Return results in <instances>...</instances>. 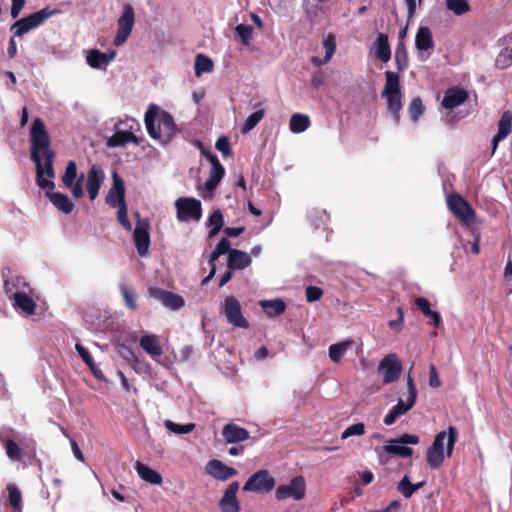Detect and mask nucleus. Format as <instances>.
Segmentation results:
<instances>
[{"label":"nucleus","mask_w":512,"mask_h":512,"mask_svg":"<svg viewBox=\"0 0 512 512\" xmlns=\"http://www.w3.org/2000/svg\"><path fill=\"white\" fill-rule=\"evenodd\" d=\"M467 99V93L463 89H449L446 91L442 100V106L446 109H454L464 103Z\"/></svg>","instance_id":"32"},{"label":"nucleus","mask_w":512,"mask_h":512,"mask_svg":"<svg viewBox=\"0 0 512 512\" xmlns=\"http://www.w3.org/2000/svg\"><path fill=\"white\" fill-rule=\"evenodd\" d=\"M137 218L136 227L133 232V239L140 256H146L150 246L149 222L147 219L140 217L138 212H135Z\"/></svg>","instance_id":"16"},{"label":"nucleus","mask_w":512,"mask_h":512,"mask_svg":"<svg viewBox=\"0 0 512 512\" xmlns=\"http://www.w3.org/2000/svg\"><path fill=\"white\" fill-rule=\"evenodd\" d=\"M215 147L224 156H228L231 153L229 140L225 136L218 138V140L216 141Z\"/></svg>","instance_id":"56"},{"label":"nucleus","mask_w":512,"mask_h":512,"mask_svg":"<svg viewBox=\"0 0 512 512\" xmlns=\"http://www.w3.org/2000/svg\"><path fill=\"white\" fill-rule=\"evenodd\" d=\"M457 438L458 431L453 426H449L446 431L437 433L426 452V462L429 467L438 468L443 464L445 456L451 457Z\"/></svg>","instance_id":"3"},{"label":"nucleus","mask_w":512,"mask_h":512,"mask_svg":"<svg viewBox=\"0 0 512 512\" xmlns=\"http://www.w3.org/2000/svg\"><path fill=\"white\" fill-rule=\"evenodd\" d=\"M276 484L275 478L266 469H260L253 473L244 483L242 489L245 492L256 494H268Z\"/></svg>","instance_id":"7"},{"label":"nucleus","mask_w":512,"mask_h":512,"mask_svg":"<svg viewBox=\"0 0 512 512\" xmlns=\"http://www.w3.org/2000/svg\"><path fill=\"white\" fill-rule=\"evenodd\" d=\"M306 494V481L302 476L293 477L289 483L279 485L275 489V498L278 501L292 499L301 501Z\"/></svg>","instance_id":"11"},{"label":"nucleus","mask_w":512,"mask_h":512,"mask_svg":"<svg viewBox=\"0 0 512 512\" xmlns=\"http://www.w3.org/2000/svg\"><path fill=\"white\" fill-rule=\"evenodd\" d=\"M419 441L420 439L417 435L405 433L399 438L387 441L384 445V452L408 458L413 454V449L408 447V445H417Z\"/></svg>","instance_id":"13"},{"label":"nucleus","mask_w":512,"mask_h":512,"mask_svg":"<svg viewBox=\"0 0 512 512\" xmlns=\"http://www.w3.org/2000/svg\"><path fill=\"white\" fill-rule=\"evenodd\" d=\"M378 371L383 374V383L390 384L399 378L402 371V364L396 354L386 355L378 365Z\"/></svg>","instance_id":"17"},{"label":"nucleus","mask_w":512,"mask_h":512,"mask_svg":"<svg viewBox=\"0 0 512 512\" xmlns=\"http://www.w3.org/2000/svg\"><path fill=\"white\" fill-rule=\"evenodd\" d=\"M214 250H216L218 252V254H220V255H224L226 253L229 255V253L232 249L230 247V242L227 240V238H222L218 242V244L216 245Z\"/></svg>","instance_id":"58"},{"label":"nucleus","mask_w":512,"mask_h":512,"mask_svg":"<svg viewBox=\"0 0 512 512\" xmlns=\"http://www.w3.org/2000/svg\"><path fill=\"white\" fill-rule=\"evenodd\" d=\"M106 203L113 208L126 205L125 186L116 172L113 173V185L106 196Z\"/></svg>","instance_id":"23"},{"label":"nucleus","mask_w":512,"mask_h":512,"mask_svg":"<svg viewBox=\"0 0 512 512\" xmlns=\"http://www.w3.org/2000/svg\"><path fill=\"white\" fill-rule=\"evenodd\" d=\"M117 219H118L119 223L124 227L125 230H127V231L132 230V224L128 219L126 205H122L120 208H118Z\"/></svg>","instance_id":"53"},{"label":"nucleus","mask_w":512,"mask_h":512,"mask_svg":"<svg viewBox=\"0 0 512 512\" xmlns=\"http://www.w3.org/2000/svg\"><path fill=\"white\" fill-rule=\"evenodd\" d=\"M139 124L133 119L126 123L118 122L115 125V133L106 141V145L110 148L124 147L129 143L139 144L137 136L134 134L135 128Z\"/></svg>","instance_id":"6"},{"label":"nucleus","mask_w":512,"mask_h":512,"mask_svg":"<svg viewBox=\"0 0 512 512\" xmlns=\"http://www.w3.org/2000/svg\"><path fill=\"white\" fill-rule=\"evenodd\" d=\"M70 444H71L72 452H73V455L75 456V458L77 460L83 462L84 456H83L78 444L76 443V441L74 439H70Z\"/></svg>","instance_id":"63"},{"label":"nucleus","mask_w":512,"mask_h":512,"mask_svg":"<svg viewBox=\"0 0 512 512\" xmlns=\"http://www.w3.org/2000/svg\"><path fill=\"white\" fill-rule=\"evenodd\" d=\"M222 435L226 443L233 444L246 441L249 438V432L234 423L224 425Z\"/></svg>","instance_id":"27"},{"label":"nucleus","mask_w":512,"mask_h":512,"mask_svg":"<svg viewBox=\"0 0 512 512\" xmlns=\"http://www.w3.org/2000/svg\"><path fill=\"white\" fill-rule=\"evenodd\" d=\"M150 295L171 310H179L185 303L182 296L160 288L150 289Z\"/></svg>","instance_id":"24"},{"label":"nucleus","mask_w":512,"mask_h":512,"mask_svg":"<svg viewBox=\"0 0 512 512\" xmlns=\"http://www.w3.org/2000/svg\"><path fill=\"white\" fill-rule=\"evenodd\" d=\"M116 57L115 50L101 52L98 49H92L87 52L86 62L93 69L106 70L110 62Z\"/></svg>","instance_id":"22"},{"label":"nucleus","mask_w":512,"mask_h":512,"mask_svg":"<svg viewBox=\"0 0 512 512\" xmlns=\"http://www.w3.org/2000/svg\"><path fill=\"white\" fill-rule=\"evenodd\" d=\"M434 45L431 29L427 26H420L415 35V48L419 52L420 60L425 61L430 57Z\"/></svg>","instance_id":"18"},{"label":"nucleus","mask_w":512,"mask_h":512,"mask_svg":"<svg viewBox=\"0 0 512 512\" xmlns=\"http://www.w3.org/2000/svg\"><path fill=\"white\" fill-rule=\"evenodd\" d=\"M243 232H244V227H237V228L227 227L224 229V233L228 237H237L240 234H242Z\"/></svg>","instance_id":"64"},{"label":"nucleus","mask_w":512,"mask_h":512,"mask_svg":"<svg viewBox=\"0 0 512 512\" xmlns=\"http://www.w3.org/2000/svg\"><path fill=\"white\" fill-rule=\"evenodd\" d=\"M7 491H8V497H9V503L11 507L17 511H21V503H22V495L19 489L15 484H8L7 485Z\"/></svg>","instance_id":"43"},{"label":"nucleus","mask_w":512,"mask_h":512,"mask_svg":"<svg viewBox=\"0 0 512 512\" xmlns=\"http://www.w3.org/2000/svg\"><path fill=\"white\" fill-rule=\"evenodd\" d=\"M429 368H430L429 385L433 388H437L441 385V381L438 377L436 367L433 364H431Z\"/></svg>","instance_id":"61"},{"label":"nucleus","mask_w":512,"mask_h":512,"mask_svg":"<svg viewBox=\"0 0 512 512\" xmlns=\"http://www.w3.org/2000/svg\"><path fill=\"white\" fill-rule=\"evenodd\" d=\"M365 433V425L364 423H356L347 427L341 434L342 439H347L351 436H360Z\"/></svg>","instance_id":"51"},{"label":"nucleus","mask_w":512,"mask_h":512,"mask_svg":"<svg viewBox=\"0 0 512 512\" xmlns=\"http://www.w3.org/2000/svg\"><path fill=\"white\" fill-rule=\"evenodd\" d=\"M59 13V10H50L43 8L37 12L32 13L26 17L17 20L12 26L11 30L14 31V37H21L29 31L42 25L48 18Z\"/></svg>","instance_id":"5"},{"label":"nucleus","mask_w":512,"mask_h":512,"mask_svg":"<svg viewBox=\"0 0 512 512\" xmlns=\"http://www.w3.org/2000/svg\"><path fill=\"white\" fill-rule=\"evenodd\" d=\"M120 290L122 293V296L124 298L125 304L127 308L133 310L136 308V302L133 295V292L124 284L120 286Z\"/></svg>","instance_id":"52"},{"label":"nucleus","mask_w":512,"mask_h":512,"mask_svg":"<svg viewBox=\"0 0 512 512\" xmlns=\"http://www.w3.org/2000/svg\"><path fill=\"white\" fill-rule=\"evenodd\" d=\"M6 454L8 458L12 461H21L22 460V449L18 443H16L12 439H7L3 442Z\"/></svg>","instance_id":"44"},{"label":"nucleus","mask_w":512,"mask_h":512,"mask_svg":"<svg viewBox=\"0 0 512 512\" xmlns=\"http://www.w3.org/2000/svg\"><path fill=\"white\" fill-rule=\"evenodd\" d=\"M135 24V11L130 4L123 7L121 16L117 19V32L113 39L116 47L122 46L130 37Z\"/></svg>","instance_id":"10"},{"label":"nucleus","mask_w":512,"mask_h":512,"mask_svg":"<svg viewBox=\"0 0 512 512\" xmlns=\"http://www.w3.org/2000/svg\"><path fill=\"white\" fill-rule=\"evenodd\" d=\"M194 69L196 76L199 77L202 73H208L213 70V62L209 57L198 54L195 59Z\"/></svg>","instance_id":"40"},{"label":"nucleus","mask_w":512,"mask_h":512,"mask_svg":"<svg viewBox=\"0 0 512 512\" xmlns=\"http://www.w3.org/2000/svg\"><path fill=\"white\" fill-rule=\"evenodd\" d=\"M105 179V173L100 166L93 165L87 174L86 189L91 201L98 196L100 187Z\"/></svg>","instance_id":"25"},{"label":"nucleus","mask_w":512,"mask_h":512,"mask_svg":"<svg viewBox=\"0 0 512 512\" xmlns=\"http://www.w3.org/2000/svg\"><path fill=\"white\" fill-rule=\"evenodd\" d=\"M394 60L396 63L397 70L403 72L408 68L409 58L408 52L403 40H400L395 48Z\"/></svg>","instance_id":"36"},{"label":"nucleus","mask_w":512,"mask_h":512,"mask_svg":"<svg viewBox=\"0 0 512 512\" xmlns=\"http://www.w3.org/2000/svg\"><path fill=\"white\" fill-rule=\"evenodd\" d=\"M176 217L179 222H198L202 217L201 202L192 197H180L175 201Z\"/></svg>","instance_id":"8"},{"label":"nucleus","mask_w":512,"mask_h":512,"mask_svg":"<svg viewBox=\"0 0 512 512\" xmlns=\"http://www.w3.org/2000/svg\"><path fill=\"white\" fill-rule=\"evenodd\" d=\"M446 8L456 16H461L470 11L468 0H446Z\"/></svg>","instance_id":"41"},{"label":"nucleus","mask_w":512,"mask_h":512,"mask_svg":"<svg viewBox=\"0 0 512 512\" xmlns=\"http://www.w3.org/2000/svg\"><path fill=\"white\" fill-rule=\"evenodd\" d=\"M323 295V290L316 286H308L305 290L306 300L308 302H315Z\"/></svg>","instance_id":"54"},{"label":"nucleus","mask_w":512,"mask_h":512,"mask_svg":"<svg viewBox=\"0 0 512 512\" xmlns=\"http://www.w3.org/2000/svg\"><path fill=\"white\" fill-rule=\"evenodd\" d=\"M141 348L152 358L157 359L163 354L162 347L160 345L157 335L146 334L140 338Z\"/></svg>","instance_id":"29"},{"label":"nucleus","mask_w":512,"mask_h":512,"mask_svg":"<svg viewBox=\"0 0 512 512\" xmlns=\"http://www.w3.org/2000/svg\"><path fill=\"white\" fill-rule=\"evenodd\" d=\"M415 304L426 318H430L433 321L434 327H440L442 324L441 315L437 311L431 310L430 303L426 298L417 297L415 299Z\"/></svg>","instance_id":"34"},{"label":"nucleus","mask_w":512,"mask_h":512,"mask_svg":"<svg viewBox=\"0 0 512 512\" xmlns=\"http://www.w3.org/2000/svg\"><path fill=\"white\" fill-rule=\"evenodd\" d=\"M416 399L411 396H406V399H398L397 404L392 407L388 414L384 417V424L390 426L394 424L398 417L410 411L416 403Z\"/></svg>","instance_id":"26"},{"label":"nucleus","mask_w":512,"mask_h":512,"mask_svg":"<svg viewBox=\"0 0 512 512\" xmlns=\"http://www.w3.org/2000/svg\"><path fill=\"white\" fill-rule=\"evenodd\" d=\"M310 118L301 113H295L289 121V129L292 133L299 134L306 131L310 127Z\"/></svg>","instance_id":"35"},{"label":"nucleus","mask_w":512,"mask_h":512,"mask_svg":"<svg viewBox=\"0 0 512 512\" xmlns=\"http://www.w3.org/2000/svg\"><path fill=\"white\" fill-rule=\"evenodd\" d=\"M75 349L79 356L81 357V359L84 361V363L88 366H91L94 360L91 357L89 351L79 343H76Z\"/></svg>","instance_id":"57"},{"label":"nucleus","mask_w":512,"mask_h":512,"mask_svg":"<svg viewBox=\"0 0 512 512\" xmlns=\"http://www.w3.org/2000/svg\"><path fill=\"white\" fill-rule=\"evenodd\" d=\"M31 159L36 166V182L41 189H46V196L55 208L65 214L72 212L74 204L64 193L54 192L53 182L54 152L50 148V138L43 121L35 118L30 131Z\"/></svg>","instance_id":"1"},{"label":"nucleus","mask_w":512,"mask_h":512,"mask_svg":"<svg viewBox=\"0 0 512 512\" xmlns=\"http://www.w3.org/2000/svg\"><path fill=\"white\" fill-rule=\"evenodd\" d=\"M260 305L270 317L280 315L286 308L284 301L281 299L262 300Z\"/></svg>","instance_id":"37"},{"label":"nucleus","mask_w":512,"mask_h":512,"mask_svg":"<svg viewBox=\"0 0 512 512\" xmlns=\"http://www.w3.org/2000/svg\"><path fill=\"white\" fill-rule=\"evenodd\" d=\"M6 293L8 294L9 298L12 299L13 307L16 310L21 311L27 316L33 315L35 313L36 303L27 292L16 291L12 293L9 284H7Z\"/></svg>","instance_id":"19"},{"label":"nucleus","mask_w":512,"mask_h":512,"mask_svg":"<svg viewBox=\"0 0 512 512\" xmlns=\"http://www.w3.org/2000/svg\"><path fill=\"white\" fill-rule=\"evenodd\" d=\"M504 279L508 293H512V261L508 259L504 269Z\"/></svg>","instance_id":"55"},{"label":"nucleus","mask_w":512,"mask_h":512,"mask_svg":"<svg viewBox=\"0 0 512 512\" xmlns=\"http://www.w3.org/2000/svg\"><path fill=\"white\" fill-rule=\"evenodd\" d=\"M352 345V341H344L336 344H332L329 347V357L330 359L337 363L346 353L348 348Z\"/></svg>","instance_id":"39"},{"label":"nucleus","mask_w":512,"mask_h":512,"mask_svg":"<svg viewBox=\"0 0 512 512\" xmlns=\"http://www.w3.org/2000/svg\"><path fill=\"white\" fill-rule=\"evenodd\" d=\"M264 113H265L264 109H260V110L253 112L251 115H249L241 127V132L243 134H246V133L250 132L253 128H255L257 126V124L264 117Z\"/></svg>","instance_id":"45"},{"label":"nucleus","mask_w":512,"mask_h":512,"mask_svg":"<svg viewBox=\"0 0 512 512\" xmlns=\"http://www.w3.org/2000/svg\"><path fill=\"white\" fill-rule=\"evenodd\" d=\"M145 124L149 135L160 143H168L177 134L173 117L158 107H151L145 113Z\"/></svg>","instance_id":"2"},{"label":"nucleus","mask_w":512,"mask_h":512,"mask_svg":"<svg viewBox=\"0 0 512 512\" xmlns=\"http://www.w3.org/2000/svg\"><path fill=\"white\" fill-rule=\"evenodd\" d=\"M447 205L450 211L464 224L471 225L475 221V212L470 204L458 194L447 197Z\"/></svg>","instance_id":"15"},{"label":"nucleus","mask_w":512,"mask_h":512,"mask_svg":"<svg viewBox=\"0 0 512 512\" xmlns=\"http://www.w3.org/2000/svg\"><path fill=\"white\" fill-rule=\"evenodd\" d=\"M61 180L64 187L70 190L74 198L79 199L83 197L84 174H78L77 165L73 160L68 162Z\"/></svg>","instance_id":"14"},{"label":"nucleus","mask_w":512,"mask_h":512,"mask_svg":"<svg viewBox=\"0 0 512 512\" xmlns=\"http://www.w3.org/2000/svg\"><path fill=\"white\" fill-rule=\"evenodd\" d=\"M397 490L406 498H410L415 493V488L408 475H404L397 485Z\"/></svg>","instance_id":"49"},{"label":"nucleus","mask_w":512,"mask_h":512,"mask_svg":"<svg viewBox=\"0 0 512 512\" xmlns=\"http://www.w3.org/2000/svg\"><path fill=\"white\" fill-rule=\"evenodd\" d=\"M511 130L512 113L505 111L498 122V131L492 139L493 153L496 151L498 144L511 133Z\"/></svg>","instance_id":"28"},{"label":"nucleus","mask_w":512,"mask_h":512,"mask_svg":"<svg viewBox=\"0 0 512 512\" xmlns=\"http://www.w3.org/2000/svg\"><path fill=\"white\" fill-rule=\"evenodd\" d=\"M495 64L500 69H506L512 65V47H506L498 54Z\"/></svg>","instance_id":"46"},{"label":"nucleus","mask_w":512,"mask_h":512,"mask_svg":"<svg viewBox=\"0 0 512 512\" xmlns=\"http://www.w3.org/2000/svg\"><path fill=\"white\" fill-rule=\"evenodd\" d=\"M164 426L169 432L178 435L188 434L196 427L194 423L178 424L171 420L164 421Z\"/></svg>","instance_id":"42"},{"label":"nucleus","mask_w":512,"mask_h":512,"mask_svg":"<svg viewBox=\"0 0 512 512\" xmlns=\"http://www.w3.org/2000/svg\"><path fill=\"white\" fill-rule=\"evenodd\" d=\"M408 112L410 119L413 122H417L424 112V105L420 97H415L412 99L408 108Z\"/></svg>","instance_id":"47"},{"label":"nucleus","mask_w":512,"mask_h":512,"mask_svg":"<svg viewBox=\"0 0 512 512\" xmlns=\"http://www.w3.org/2000/svg\"><path fill=\"white\" fill-rule=\"evenodd\" d=\"M25 5V0H12L11 5V17L17 18Z\"/></svg>","instance_id":"60"},{"label":"nucleus","mask_w":512,"mask_h":512,"mask_svg":"<svg viewBox=\"0 0 512 512\" xmlns=\"http://www.w3.org/2000/svg\"><path fill=\"white\" fill-rule=\"evenodd\" d=\"M206 158L211 163V170L209 174V178L204 183L201 195L204 199L211 200L214 197V191L217 188L218 184L221 182L225 170L222 164L219 162L216 155L212 154L211 152H205Z\"/></svg>","instance_id":"9"},{"label":"nucleus","mask_w":512,"mask_h":512,"mask_svg":"<svg viewBox=\"0 0 512 512\" xmlns=\"http://www.w3.org/2000/svg\"><path fill=\"white\" fill-rule=\"evenodd\" d=\"M221 314L228 324L235 328L247 329L248 321L242 314L240 302L233 296H227L221 304Z\"/></svg>","instance_id":"12"},{"label":"nucleus","mask_w":512,"mask_h":512,"mask_svg":"<svg viewBox=\"0 0 512 512\" xmlns=\"http://www.w3.org/2000/svg\"><path fill=\"white\" fill-rule=\"evenodd\" d=\"M406 383H407V395L417 398V389H416L415 383L411 377L410 371L407 374Z\"/></svg>","instance_id":"62"},{"label":"nucleus","mask_w":512,"mask_h":512,"mask_svg":"<svg viewBox=\"0 0 512 512\" xmlns=\"http://www.w3.org/2000/svg\"><path fill=\"white\" fill-rule=\"evenodd\" d=\"M323 47L325 49V61H330L336 51V41L332 34L325 36L323 40Z\"/></svg>","instance_id":"50"},{"label":"nucleus","mask_w":512,"mask_h":512,"mask_svg":"<svg viewBox=\"0 0 512 512\" xmlns=\"http://www.w3.org/2000/svg\"><path fill=\"white\" fill-rule=\"evenodd\" d=\"M205 472L218 481H226L238 474L236 469L225 465L218 459L208 461L205 467Z\"/></svg>","instance_id":"20"},{"label":"nucleus","mask_w":512,"mask_h":512,"mask_svg":"<svg viewBox=\"0 0 512 512\" xmlns=\"http://www.w3.org/2000/svg\"><path fill=\"white\" fill-rule=\"evenodd\" d=\"M235 31L240 37L242 44L244 46H249L253 36V27L246 24H238L235 27Z\"/></svg>","instance_id":"48"},{"label":"nucleus","mask_w":512,"mask_h":512,"mask_svg":"<svg viewBox=\"0 0 512 512\" xmlns=\"http://www.w3.org/2000/svg\"><path fill=\"white\" fill-rule=\"evenodd\" d=\"M372 52L383 63H387L391 59V48L386 34H378L373 44Z\"/></svg>","instance_id":"31"},{"label":"nucleus","mask_w":512,"mask_h":512,"mask_svg":"<svg viewBox=\"0 0 512 512\" xmlns=\"http://www.w3.org/2000/svg\"><path fill=\"white\" fill-rule=\"evenodd\" d=\"M239 483L231 482L225 489L222 498L219 501L221 512H240V503L237 499Z\"/></svg>","instance_id":"21"},{"label":"nucleus","mask_w":512,"mask_h":512,"mask_svg":"<svg viewBox=\"0 0 512 512\" xmlns=\"http://www.w3.org/2000/svg\"><path fill=\"white\" fill-rule=\"evenodd\" d=\"M209 237L216 236L223 228L224 220L220 210H215L208 219Z\"/></svg>","instance_id":"38"},{"label":"nucleus","mask_w":512,"mask_h":512,"mask_svg":"<svg viewBox=\"0 0 512 512\" xmlns=\"http://www.w3.org/2000/svg\"><path fill=\"white\" fill-rule=\"evenodd\" d=\"M382 97L386 99L387 110L391 113L395 124H398L400 121V111L402 109V94L400 79L395 72H385V86L382 91Z\"/></svg>","instance_id":"4"},{"label":"nucleus","mask_w":512,"mask_h":512,"mask_svg":"<svg viewBox=\"0 0 512 512\" xmlns=\"http://www.w3.org/2000/svg\"><path fill=\"white\" fill-rule=\"evenodd\" d=\"M250 264V254L238 249H233L230 251L227 258V266L230 270H242L248 267Z\"/></svg>","instance_id":"30"},{"label":"nucleus","mask_w":512,"mask_h":512,"mask_svg":"<svg viewBox=\"0 0 512 512\" xmlns=\"http://www.w3.org/2000/svg\"><path fill=\"white\" fill-rule=\"evenodd\" d=\"M422 0H405L407 7L408 20L413 19L417 6L421 5Z\"/></svg>","instance_id":"59"},{"label":"nucleus","mask_w":512,"mask_h":512,"mask_svg":"<svg viewBox=\"0 0 512 512\" xmlns=\"http://www.w3.org/2000/svg\"><path fill=\"white\" fill-rule=\"evenodd\" d=\"M135 470L142 480L150 484L160 485L163 481L160 473L140 461L135 463Z\"/></svg>","instance_id":"33"}]
</instances>
